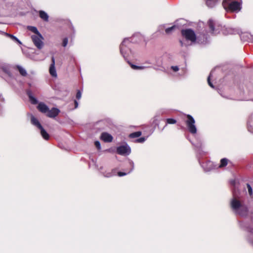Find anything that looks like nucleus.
I'll return each instance as SVG.
<instances>
[{
	"mask_svg": "<svg viewBox=\"0 0 253 253\" xmlns=\"http://www.w3.org/2000/svg\"><path fill=\"white\" fill-rule=\"evenodd\" d=\"M131 152V149L127 145H122L118 147L117 148V153L121 155H128Z\"/></svg>",
	"mask_w": 253,
	"mask_h": 253,
	"instance_id": "obj_9",
	"label": "nucleus"
},
{
	"mask_svg": "<svg viewBox=\"0 0 253 253\" xmlns=\"http://www.w3.org/2000/svg\"><path fill=\"white\" fill-rule=\"evenodd\" d=\"M100 138L105 142H111L113 140L112 136L107 132H103Z\"/></svg>",
	"mask_w": 253,
	"mask_h": 253,
	"instance_id": "obj_12",
	"label": "nucleus"
},
{
	"mask_svg": "<svg viewBox=\"0 0 253 253\" xmlns=\"http://www.w3.org/2000/svg\"><path fill=\"white\" fill-rule=\"evenodd\" d=\"M135 37L136 36H134L130 39H125L120 45V52L125 60L133 55V53L130 48L132 45L131 42H136L134 40Z\"/></svg>",
	"mask_w": 253,
	"mask_h": 253,
	"instance_id": "obj_4",
	"label": "nucleus"
},
{
	"mask_svg": "<svg viewBox=\"0 0 253 253\" xmlns=\"http://www.w3.org/2000/svg\"><path fill=\"white\" fill-rule=\"evenodd\" d=\"M146 140V138L145 137H140L136 140L137 142L139 143H143Z\"/></svg>",
	"mask_w": 253,
	"mask_h": 253,
	"instance_id": "obj_30",
	"label": "nucleus"
},
{
	"mask_svg": "<svg viewBox=\"0 0 253 253\" xmlns=\"http://www.w3.org/2000/svg\"><path fill=\"white\" fill-rule=\"evenodd\" d=\"M222 5L226 10L238 12L241 9V0H223Z\"/></svg>",
	"mask_w": 253,
	"mask_h": 253,
	"instance_id": "obj_5",
	"label": "nucleus"
},
{
	"mask_svg": "<svg viewBox=\"0 0 253 253\" xmlns=\"http://www.w3.org/2000/svg\"><path fill=\"white\" fill-rule=\"evenodd\" d=\"M31 39L34 44L38 49H41L42 48L43 46V38L41 34L37 35H32Z\"/></svg>",
	"mask_w": 253,
	"mask_h": 253,
	"instance_id": "obj_8",
	"label": "nucleus"
},
{
	"mask_svg": "<svg viewBox=\"0 0 253 253\" xmlns=\"http://www.w3.org/2000/svg\"><path fill=\"white\" fill-rule=\"evenodd\" d=\"M28 29L31 31V32H32L33 33H35L36 35H37L39 34H40L39 33V32L38 31L37 28L35 27H34V26H29L28 27Z\"/></svg>",
	"mask_w": 253,
	"mask_h": 253,
	"instance_id": "obj_25",
	"label": "nucleus"
},
{
	"mask_svg": "<svg viewBox=\"0 0 253 253\" xmlns=\"http://www.w3.org/2000/svg\"><path fill=\"white\" fill-rule=\"evenodd\" d=\"M248 130L253 133V115L249 119L247 123Z\"/></svg>",
	"mask_w": 253,
	"mask_h": 253,
	"instance_id": "obj_16",
	"label": "nucleus"
},
{
	"mask_svg": "<svg viewBox=\"0 0 253 253\" xmlns=\"http://www.w3.org/2000/svg\"><path fill=\"white\" fill-rule=\"evenodd\" d=\"M201 166L203 168L205 171H209L212 169V164L211 162H208L206 163H203L201 164Z\"/></svg>",
	"mask_w": 253,
	"mask_h": 253,
	"instance_id": "obj_15",
	"label": "nucleus"
},
{
	"mask_svg": "<svg viewBox=\"0 0 253 253\" xmlns=\"http://www.w3.org/2000/svg\"><path fill=\"white\" fill-rule=\"evenodd\" d=\"M131 67L134 70H143L146 68H150V66H136L133 64H130Z\"/></svg>",
	"mask_w": 253,
	"mask_h": 253,
	"instance_id": "obj_21",
	"label": "nucleus"
},
{
	"mask_svg": "<svg viewBox=\"0 0 253 253\" xmlns=\"http://www.w3.org/2000/svg\"><path fill=\"white\" fill-rule=\"evenodd\" d=\"M49 73L53 77H57L56 71L55 67V59L53 56L51 57V64L49 67Z\"/></svg>",
	"mask_w": 253,
	"mask_h": 253,
	"instance_id": "obj_10",
	"label": "nucleus"
},
{
	"mask_svg": "<svg viewBox=\"0 0 253 253\" xmlns=\"http://www.w3.org/2000/svg\"><path fill=\"white\" fill-rule=\"evenodd\" d=\"M247 188L248 189V192L250 196H252L253 194V190L251 186L249 184H247Z\"/></svg>",
	"mask_w": 253,
	"mask_h": 253,
	"instance_id": "obj_29",
	"label": "nucleus"
},
{
	"mask_svg": "<svg viewBox=\"0 0 253 253\" xmlns=\"http://www.w3.org/2000/svg\"><path fill=\"white\" fill-rule=\"evenodd\" d=\"M187 120L185 121L188 130L192 134H196L197 132V128L195 125V121L193 117L190 115L186 116Z\"/></svg>",
	"mask_w": 253,
	"mask_h": 253,
	"instance_id": "obj_7",
	"label": "nucleus"
},
{
	"mask_svg": "<svg viewBox=\"0 0 253 253\" xmlns=\"http://www.w3.org/2000/svg\"><path fill=\"white\" fill-rule=\"evenodd\" d=\"M6 35L7 37H9L12 40L18 42L20 44H21V42L14 36L9 34H6Z\"/></svg>",
	"mask_w": 253,
	"mask_h": 253,
	"instance_id": "obj_23",
	"label": "nucleus"
},
{
	"mask_svg": "<svg viewBox=\"0 0 253 253\" xmlns=\"http://www.w3.org/2000/svg\"><path fill=\"white\" fill-rule=\"evenodd\" d=\"M4 71L5 72V73H6V74H7L8 75V76H11V73H10L9 71H7V70H4Z\"/></svg>",
	"mask_w": 253,
	"mask_h": 253,
	"instance_id": "obj_37",
	"label": "nucleus"
},
{
	"mask_svg": "<svg viewBox=\"0 0 253 253\" xmlns=\"http://www.w3.org/2000/svg\"><path fill=\"white\" fill-rule=\"evenodd\" d=\"M127 63H129V65H130V64H131L129 63V61H127Z\"/></svg>",
	"mask_w": 253,
	"mask_h": 253,
	"instance_id": "obj_41",
	"label": "nucleus"
},
{
	"mask_svg": "<svg viewBox=\"0 0 253 253\" xmlns=\"http://www.w3.org/2000/svg\"><path fill=\"white\" fill-rule=\"evenodd\" d=\"M114 174H115L114 173H109L105 175V176H106V177H111V176H113Z\"/></svg>",
	"mask_w": 253,
	"mask_h": 253,
	"instance_id": "obj_35",
	"label": "nucleus"
},
{
	"mask_svg": "<svg viewBox=\"0 0 253 253\" xmlns=\"http://www.w3.org/2000/svg\"><path fill=\"white\" fill-rule=\"evenodd\" d=\"M213 71L212 70L210 74V75L209 76L208 78V84L212 88H214V86L213 85V84L211 83V80H210V79L212 76V74L213 73Z\"/></svg>",
	"mask_w": 253,
	"mask_h": 253,
	"instance_id": "obj_26",
	"label": "nucleus"
},
{
	"mask_svg": "<svg viewBox=\"0 0 253 253\" xmlns=\"http://www.w3.org/2000/svg\"><path fill=\"white\" fill-rule=\"evenodd\" d=\"M60 110L56 108H52L51 110L48 109L46 113V116L49 118H55L59 114Z\"/></svg>",
	"mask_w": 253,
	"mask_h": 253,
	"instance_id": "obj_11",
	"label": "nucleus"
},
{
	"mask_svg": "<svg viewBox=\"0 0 253 253\" xmlns=\"http://www.w3.org/2000/svg\"><path fill=\"white\" fill-rule=\"evenodd\" d=\"M228 160L226 158H223L220 160V164L219 166V168H223L225 167L228 164Z\"/></svg>",
	"mask_w": 253,
	"mask_h": 253,
	"instance_id": "obj_22",
	"label": "nucleus"
},
{
	"mask_svg": "<svg viewBox=\"0 0 253 253\" xmlns=\"http://www.w3.org/2000/svg\"><path fill=\"white\" fill-rule=\"evenodd\" d=\"M82 96V92L80 90H78L76 94V98L78 99H80Z\"/></svg>",
	"mask_w": 253,
	"mask_h": 253,
	"instance_id": "obj_31",
	"label": "nucleus"
},
{
	"mask_svg": "<svg viewBox=\"0 0 253 253\" xmlns=\"http://www.w3.org/2000/svg\"><path fill=\"white\" fill-rule=\"evenodd\" d=\"M166 122H167V124H174L176 123V121L174 119H171V118H169V119H167L166 120Z\"/></svg>",
	"mask_w": 253,
	"mask_h": 253,
	"instance_id": "obj_28",
	"label": "nucleus"
},
{
	"mask_svg": "<svg viewBox=\"0 0 253 253\" xmlns=\"http://www.w3.org/2000/svg\"><path fill=\"white\" fill-rule=\"evenodd\" d=\"M68 42V40L67 38H66L63 39L62 45L64 47H65L67 45Z\"/></svg>",
	"mask_w": 253,
	"mask_h": 253,
	"instance_id": "obj_32",
	"label": "nucleus"
},
{
	"mask_svg": "<svg viewBox=\"0 0 253 253\" xmlns=\"http://www.w3.org/2000/svg\"><path fill=\"white\" fill-rule=\"evenodd\" d=\"M95 146L97 149H100L101 148L100 143L98 141H96L94 143Z\"/></svg>",
	"mask_w": 253,
	"mask_h": 253,
	"instance_id": "obj_33",
	"label": "nucleus"
},
{
	"mask_svg": "<svg viewBox=\"0 0 253 253\" xmlns=\"http://www.w3.org/2000/svg\"><path fill=\"white\" fill-rule=\"evenodd\" d=\"M0 100L1 101H4V99L2 97L1 98V95H0Z\"/></svg>",
	"mask_w": 253,
	"mask_h": 253,
	"instance_id": "obj_38",
	"label": "nucleus"
},
{
	"mask_svg": "<svg viewBox=\"0 0 253 253\" xmlns=\"http://www.w3.org/2000/svg\"><path fill=\"white\" fill-rule=\"evenodd\" d=\"M234 183H235V182H234V181H232V182H231V183H232V184H234Z\"/></svg>",
	"mask_w": 253,
	"mask_h": 253,
	"instance_id": "obj_40",
	"label": "nucleus"
},
{
	"mask_svg": "<svg viewBox=\"0 0 253 253\" xmlns=\"http://www.w3.org/2000/svg\"><path fill=\"white\" fill-rule=\"evenodd\" d=\"M233 196L230 202V206L233 211L241 216L247 215L248 212V207L243 200L237 195L235 190L233 192Z\"/></svg>",
	"mask_w": 253,
	"mask_h": 253,
	"instance_id": "obj_2",
	"label": "nucleus"
},
{
	"mask_svg": "<svg viewBox=\"0 0 253 253\" xmlns=\"http://www.w3.org/2000/svg\"><path fill=\"white\" fill-rule=\"evenodd\" d=\"M16 67L21 76L23 77H26L27 76V72L24 68L20 65H17Z\"/></svg>",
	"mask_w": 253,
	"mask_h": 253,
	"instance_id": "obj_20",
	"label": "nucleus"
},
{
	"mask_svg": "<svg viewBox=\"0 0 253 253\" xmlns=\"http://www.w3.org/2000/svg\"><path fill=\"white\" fill-rule=\"evenodd\" d=\"M171 69H172V70H173V71H174V72H177V71H178V70H179V68H178V66H171Z\"/></svg>",
	"mask_w": 253,
	"mask_h": 253,
	"instance_id": "obj_34",
	"label": "nucleus"
},
{
	"mask_svg": "<svg viewBox=\"0 0 253 253\" xmlns=\"http://www.w3.org/2000/svg\"><path fill=\"white\" fill-rule=\"evenodd\" d=\"M208 24L210 30V33L213 35H216L219 33L220 30H222V32L224 35L239 34L241 32L239 28L227 27L221 29V26L217 25L215 21L211 19H210L208 21Z\"/></svg>",
	"mask_w": 253,
	"mask_h": 253,
	"instance_id": "obj_3",
	"label": "nucleus"
},
{
	"mask_svg": "<svg viewBox=\"0 0 253 253\" xmlns=\"http://www.w3.org/2000/svg\"><path fill=\"white\" fill-rule=\"evenodd\" d=\"M39 16L41 19H42L44 21H48L49 16L48 14L42 10H40L39 11Z\"/></svg>",
	"mask_w": 253,
	"mask_h": 253,
	"instance_id": "obj_17",
	"label": "nucleus"
},
{
	"mask_svg": "<svg viewBox=\"0 0 253 253\" xmlns=\"http://www.w3.org/2000/svg\"><path fill=\"white\" fill-rule=\"evenodd\" d=\"M175 28V26H172L171 27L168 28L166 29L165 32L167 34H170Z\"/></svg>",
	"mask_w": 253,
	"mask_h": 253,
	"instance_id": "obj_27",
	"label": "nucleus"
},
{
	"mask_svg": "<svg viewBox=\"0 0 253 253\" xmlns=\"http://www.w3.org/2000/svg\"><path fill=\"white\" fill-rule=\"evenodd\" d=\"M37 108L41 112L44 114H46L49 109L48 106L43 102L39 103Z\"/></svg>",
	"mask_w": 253,
	"mask_h": 253,
	"instance_id": "obj_13",
	"label": "nucleus"
},
{
	"mask_svg": "<svg viewBox=\"0 0 253 253\" xmlns=\"http://www.w3.org/2000/svg\"><path fill=\"white\" fill-rule=\"evenodd\" d=\"M146 63L149 64H151V63L150 62H149V61L146 62Z\"/></svg>",
	"mask_w": 253,
	"mask_h": 253,
	"instance_id": "obj_39",
	"label": "nucleus"
},
{
	"mask_svg": "<svg viewBox=\"0 0 253 253\" xmlns=\"http://www.w3.org/2000/svg\"><path fill=\"white\" fill-rule=\"evenodd\" d=\"M206 4L209 7H213L219 1V0H206Z\"/></svg>",
	"mask_w": 253,
	"mask_h": 253,
	"instance_id": "obj_19",
	"label": "nucleus"
},
{
	"mask_svg": "<svg viewBox=\"0 0 253 253\" xmlns=\"http://www.w3.org/2000/svg\"><path fill=\"white\" fill-rule=\"evenodd\" d=\"M181 35L185 39V41H180L181 46H187L196 41L199 43H205L208 40L207 35L202 33L197 36L194 31L191 29L181 30Z\"/></svg>",
	"mask_w": 253,
	"mask_h": 253,
	"instance_id": "obj_1",
	"label": "nucleus"
},
{
	"mask_svg": "<svg viewBox=\"0 0 253 253\" xmlns=\"http://www.w3.org/2000/svg\"><path fill=\"white\" fill-rule=\"evenodd\" d=\"M74 103H75V108H77L78 106V102L76 101V100H75L74 101Z\"/></svg>",
	"mask_w": 253,
	"mask_h": 253,
	"instance_id": "obj_36",
	"label": "nucleus"
},
{
	"mask_svg": "<svg viewBox=\"0 0 253 253\" xmlns=\"http://www.w3.org/2000/svg\"><path fill=\"white\" fill-rule=\"evenodd\" d=\"M127 63H129V65H130V64H131L129 63V61H127Z\"/></svg>",
	"mask_w": 253,
	"mask_h": 253,
	"instance_id": "obj_42",
	"label": "nucleus"
},
{
	"mask_svg": "<svg viewBox=\"0 0 253 253\" xmlns=\"http://www.w3.org/2000/svg\"><path fill=\"white\" fill-rule=\"evenodd\" d=\"M31 123L37 127L40 130L41 134L42 137L45 140H48L49 139V136L47 132L45 130V129L43 128L39 121L36 119L34 116H32L31 117Z\"/></svg>",
	"mask_w": 253,
	"mask_h": 253,
	"instance_id": "obj_6",
	"label": "nucleus"
},
{
	"mask_svg": "<svg viewBox=\"0 0 253 253\" xmlns=\"http://www.w3.org/2000/svg\"><path fill=\"white\" fill-rule=\"evenodd\" d=\"M128 165L130 167H131L130 169L129 170H128L127 172H119L118 173V175L119 176H123L126 175L127 174L129 173L131 171H132V170L134 169V163H133V162L131 160H129L128 161Z\"/></svg>",
	"mask_w": 253,
	"mask_h": 253,
	"instance_id": "obj_14",
	"label": "nucleus"
},
{
	"mask_svg": "<svg viewBox=\"0 0 253 253\" xmlns=\"http://www.w3.org/2000/svg\"><path fill=\"white\" fill-rule=\"evenodd\" d=\"M141 135V131H136L133 132L132 133H130L129 134V137L130 138H136L139 137Z\"/></svg>",
	"mask_w": 253,
	"mask_h": 253,
	"instance_id": "obj_24",
	"label": "nucleus"
},
{
	"mask_svg": "<svg viewBox=\"0 0 253 253\" xmlns=\"http://www.w3.org/2000/svg\"><path fill=\"white\" fill-rule=\"evenodd\" d=\"M27 95L29 98V99L31 101V102L33 104H36L38 103V100L37 99L33 96L32 93L31 91H27Z\"/></svg>",
	"mask_w": 253,
	"mask_h": 253,
	"instance_id": "obj_18",
	"label": "nucleus"
}]
</instances>
